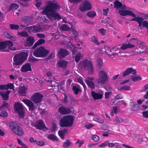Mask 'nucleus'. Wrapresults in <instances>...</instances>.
Wrapping results in <instances>:
<instances>
[{
  "mask_svg": "<svg viewBox=\"0 0 148 148\" xmlns=\"http://www.w3.org/2000/svg\"><path fill=\"white\" fill-rule=\"evenodd\" d=\"M60 9V6L55 1H49L47 2V5L42 11V13L51 21L59 20L61 18L60 15L57 13L56 11Z\"/></svg>",
  "mask_w": 148,
  "mask_h": 148,
  "instance_id": "f257e3e1",
  "label": "nucleus"
},
{
  "mask_svg": "<svg viewBox=\"0 0 148 148\" xmlns=\"http://www.w3.org/2000/svg\"><path fill=\"white\" fill-rule=\"evenodd\" d=\"M28 55V53L25 52H21L20 53L16 54L13 57L14 62L13 64V66L22 64L27 60Z\"/></svg>",
  "mask_w": 148,
  "mask_h": 148,
  "instance_id": "f03ea898",
  "label": "nucleus"
},
{
  "mask_svg": "<svg viewBox=\"0 0 148 148\" xmlns=\"http://www.w3.org/2000/svg\"><path fill=\"white\" fill-rule=\"evenodd\" d=\"M81 68L88 71V74H92L93 73V65L92 62L88 60H86L79 63Z\"/></svg>",
  "mask_w": 148,
  "mask_h": 148,
  "instance_id": "7ed1b4c3",
  "label": "nucleus"
},
{
  "mask_svg": "<svg viewBox=\"0 0 148 148\" xmlns=\"http://www.w3.org/2000/svg\"><path fill=\"white\" fill-rule=\"evenodd\" d=\"M74 120V118L72 116H64L60 121V127H71L73 124Z\"/></svg>",
  "mask_w": 148,
  "mask_h": 148,
  "instance_id": "20e7f679",
  "label": "nucleus"
},
{
  "mask_svg": "<svg viewBox=\"0 0 148 148\" xmlns=\"http://www.w3.org/2000/svg\"><path fill=\"white\" fill-rule=\"evenodd\" d=\"M9 126L10 128L16 135L21 136L24 134V132L22 128L15 122H10Z\"/></svg>",
  "mask_w": 148,
  "mask_h": 148,
  "instance_id": "39448f33",
  "label": "nucleus"
},
{
  "mask_svg": "<svg viewBox=\"0 0 148 148\" xmlns=\"http://www.w3.org/2000/svg\"><path fill=\"white\" fill-rule=\"evenodd\" d=\"M49 50L46 49L42 46L38 48L33 52V55L37 57L43 58L49 53Z\"/></svg>",
  "mask_w": 148,
  "mask_h": 148,
  "instance_id": "423d86ee",
  "label": "nucleus"
},
{
  "mask_svg": "<svg viewBox=\"0 0 148 148\" xmlns=\"http://www.w3.org/2000/svg\"><path fill=\"white\" fill-rule=\"evenodd\" d=\"M99 76L97 82L98 84H104L108 81V77L107 73L103 70L100 71L98 73Z\"/></svg>",
  "mask_w": 148,
  "mask_h": 148,
  "instance_id": "0eeeda50",
  "label": "nucleus"
},
{
  "mask_svg": "<svg viewBox=\"0 0 148 148\" xmlns=\"http://www.w3.org/2000/svg\"><path fill=\"white\" fill-rule=\"evenodd\" d=\"M15 112L18 113L19 116L21 118L24 117L25 111L23 105L19 102L15 103L14 105Z\"/></svg>",
  "mask_w": 148,
  "mask_h": 148,
  "instance_id": "6e6552de",
  "label": "nucleus"
},
{
  "mask_svg": "<svg viewBox=\"0 0 148 148\" xmlns=\"http://www.w3.org/2000/svg\"><path fill=\"white\" fill-rule=\"evenodd\" d=\"M41 27L40 25H35L29 27H27L25 30H27L29 33H36L41 32L42 30Z\"/></svg>",
  "mask_w": 148,
  "mask_h": 148,
  "instance_id": "1a4fd4ad",
  "label": "nucleus"
},
{
  "mask_svg": "<svg viewBox=\"0 0 148 148\" xmlns=\"http://www.w3.org/2000/svg\"><path fill=\"white\" fill-rule=\"evenodd\" d=\"M34 20L33 16H26L22 17L21 18V21L25 25H21L20 27H24L26 26H28L32 24V23L33 22Z\"/></svg>",
  "mask_w": 148,
  "mask_h": 148,
  "instance_id": "9d476101",
  "label": "nucleus"
},
{
  "mask_svg": "<svg viewBox=\"0 0 148 148\" xmlns=\"http://www.w3.org/2000/svg\"><path fill=\"white\" fill-rule=\"evenodd\" d=\"M119 12L120 15L123 16L127 15L130 16L134 18H132L130 21H136L137 17L136 16V15L131 11L127 10H119Z\"/></svg>",
  "mask_w": 148,
  "mask_h": 148,
  "instance_id": "9b49d317",
  "label": "nucleus"
},
{
  "mask_svg": "<svg viewBox=\"0 0 148 148\" xmlns=\"http://www.w3.org/2000/svg\"><path fill=\"white\" fill-rule=\"evenodd\" d=\"M92 7L91 3L89 1L84 0L80 5L79 9L81 12H84L90 10Z\"/></svg>",
  "mask_w": 148,
  "mask_h": 148,
  "instance_id": "f8f14e48",
  "label": "nucleus"
},
{
  "mask_svg": "<svg viewBox=\"0 0 148 148\" xmlns=\"http://www.w3.org/2000/svg\"><path fill=\"white\" fill-rule=\"evenodd\" d=\"M43 96L38 92L35 93L32 96L31 99L35 103H40L42 99Z\"/></svg>",
  "mask_w": 148,
  "mask_h": 148,
  "instance_id": "ddd939ff",
  "label": "nucleus"
},
{
  "mask_svg": "<svg viewBox=\"0 0 148 148\" xmlns=\"http://www.w3.org/2000/svg\"><path fill=\"white\" fill-rule=\"evenodd\" d=\"M22 101L28 107L29 110L34 111L35 110L34 105L31 101L28 99H24Z\"/></svg>",
  "mask_w": 148,
  "mask_h": 148,
  "instance_id": "4468645a",
  "label": "nucleus"
},
{
  "mask_svg": "<svg viewBox=\"0 0 148 148\" xmlns=\"http://www.w3.org/2000/svg\"><path fill=\"white\" fill-rule=\"evenodd\" d=\"M58 112L63 114H68L71 112V111L69 108H65L64 106H62L58 109Z\"/></svg>",
  "mask_w": 148,
  "mask_h": 148,
  "instance_id": "2eb2a0df",
  "label": "nucleus"
},
{
  "mask_svg": "<svg viewBox=\"0 0 148 148\" xmlns=\"http://www.w3.org/2000/svg\"><path fill=\"white\" fill-rule=\"evenodd\" d=\"M69 54V51L64 48H61L58 53L59 58H63L68 56Z\"/></svg>",
  "mask_w": 148,
  "mask_h": 148,
  "instance_id": "dca6fc26",
  "label": "nucleus"
},
{
  "mask_svg": "<svg viewBox=\"0 0 148 148\" xmlns=\"http://www.w3.org/2000/svg\"><path fill=\"white\" fill-rule=\"evenodd\" d=\"M34 42V38L33 36L28 37L25 42V45L27 47L32 46Z\"/></svg>",
  "mask_w": 148,
  "mask_h": 148,
  "instance_id": "f3484780",
  "label": "nucleus"
},
{
  "mask_svg": "<svg viewBox=\"0 0 148 148\" xmlns=\"http://www.w3.org/2000/svg\"><path fill=\"white\" fill-rule=\"evenodd\" d=\"M136 73V71L135 69H133L132 67L128 68L123 72V76L124 77L131 73L135 75Z\"/></svg>",
  "mask_w": 148,
  "mask_h": 148,
  "instance_id": "a211bd4d",
  "label": "nucleus"
},
{
  "mask_svg": "<svg viewBox=\"0 0 148 148\" xmlns=\"http://www.w3.org/2000/svg\"><path fill=\"white\" fill-rule=\"evenodd\" d=\"M14 87L13 84L11 83H8L6 85H0V90H8L9 89H13Z\"/></svg>",
  "mask_w": 148,
  "mask_h": 148,
  "instance_id": "6ab92c4d",
  "label": "nucleus"
},
{
  "mask_svg": "<svg viewBox=\"0 0 148 148\" xmlns=\"http://www.w3.org/2000/svg\"><path fill=\"white\" fill-rule=\"evenodd\" d=\"M11 92L10 90L2 91L0 92V95L4 100H7L9 97V95Z\"/></svg>",
  "mask_w": 148,
  "mask_h": 148,
  "instance_id": "aec40b11",
  "label": "nucleus"
},
{
  "mask_svg": "<svg viewBox=\"0 0 148 148\" xmlns=\"http://www.w3.org/2000/svg\"><path fill=\"white\" fill-rule=\"evenodd\" d=\"M114 7L116 9L121 8L122 10L126 9V6L125 5H123L118 0L115 1L114 3Z\"/></svg>",
  "mask_w": 148,
  "mask_h": 148,
  "instance_id": "412c9836",
  "label": "nucleus"
},
{
  "mask_svg": "<svg viewBox=\"0 0 148 148\" xmlns=\"http://www.w3.org/2000/svg\"><path fill=\"white\" fill-rule=\"evenodd\" d=\"M32 71L31 65L30 64L26 63L23 65L21 68V71L22 72H26Z\"/></svg>",
  "mask_w": 148,
  "mask_h": 148,
  "instance_id": "4be33fe9",
  "label": "nucleus"
},
{
  "mask_svg": "<svg viewBox=\"0 0 148 148\" xmlns=\"http://www.w3.org/2000/svg\"><path fill=\"white\" fill-rule=\"evenodd\" d=\"M37 128L40 130H43L44 128L47 130V128L44 123L43 121L42 120H40L38 121V124L36 125Z\"/></svg>",
  "mask_w": 148,
  "mask_h": 148,
  "instance_id": "5701e85b",
  "label": "nucleus"
},
{
  "mask_svg": "<svg viewBox=\"0 0 148 148\" xmlns=\"http://www.w3.org/2000/svg\"><path fill=\"white\" fill-rule=\"evenodd\" d=\"M68 43L69 44H67L66 46L67 48L70 50H71L73 55H75L77 52V49L71 43L69 42Z\"/></svg>",
  "mask_w": 148,
  "mask_h": 148,
  "instance_id": "b1692460",
  "label": "nucleus"
},
{
  "mask_svg": "<svg viewBox=\"0 0 148 148\" xmlns=\"http://www.w3.org/2000/svg\"><path fill=\"white\" fill-rule=\"evenodd\" d=\"M27 89V88L23 86L19 88L18 91V92L20 96H24L26 92Z\"/></svg>",
  "mask_w": 148,
  "mask_h": 148,
  "instance_id": "393cba45",
  "label": "nucleus"
},
{
  "mask_svg": "<svg viewBox=\"0 0 148 148\" xmlns=\"http://www.w3.org/2000/svg\"><path fill=\"white\" fill-rule=\"evenodd\" d=\"M135 45H132L130 43L128 44L123 43L122 46L120 47V48L122 50H125L127 48H132L134 47Z\"/></svg>",
  "mask_w": 148,
  "mask_h": 148,
  "instance_id": "a878e982",
  "label": "nucleus"
},
{
  "mask_svg": "<svg viewBox=\"0 0 148 148\" xmlns=\"http://www.w3.org/2000/svg\"><path fill=\"white\" fill-rule=\"evenodd\" d=\"M7 47H8L9 49L11 50L14 51L16 50V48L13 46L12 42L10 40L6 41L5 48Z\"/></svg>",
  "mask_w": 148,
  "mask_h": 148,
  "instance_id": "bb28decb",
  "label": "nucleus"
},
{
  "mask_svg": "<svg viewBox=\"0 0 148 148\" xmlns=\"http://www.w3.org/2000/svg\"><path fill=\"white\" fill-rule=\"evenodd\" d=\"M68 64V62L62 60H59L58 62V64L59 66L63 68H65Z\"/></svg>",
  "mask_w": 148,
  "mask_h": 148,
  "instance_id": "cd10ccee",
  "label": "nucleus"
},
{
  "mask_svg": "<svg viewBox=\"0 0 148 148\" xmlns=\"http://www.w3.org/2000/svg\"><path fill=\"white\" fill-rule=\"evenodd\" d=\"M91 94L94 99L95 100L100 99L103 96L102 94L96 93L93 91L91 92Z\"/></svg>",
  "mask_w": 148,
  "mask_h": 148,
  "instance_id": "c85d7f7f",
  "label": "nucleus"
},
{
  "mask_svg": "<svg viewBox=\"0 0 148 148\" xmlns=\"http://www.w3.org/2000/svg\"><path fill=\"white\" fill-rule=\"evenodd\" d=\"M68 132V130L65 128L63 130H59L58 131V135L61 138L64 139L65 134L66 133Z\"/></svg>",
  "mask_w": 148,
  "mask_h": 148,
  "instance_id": "c756f323",
  "label": "nucleus"
},
{
  "mask_svg": "<svg viewBox=\"0 0 148 148\" xmlns=\"http://www.w3.org/2000/svg\"><path fill=\"white\" fill-rule=\"evenodd\" d=\"M45 40L44 39L41 38L38 40L32 46V48L33 49L35 48L38 46L41 45L42 44L45 43Z\"/></svg>",
  "mask_w": 148,
  "mask_h": 148,
  "instance_id": "7c9ffc66",
  "label": "nucleus"
},
{
  "mask_svg": "<svg viewBox=\"0 0 148 148\" xmlns=\"http://www.w3.org/2000/svg\"><path fill=\"white\" fill-rule=\"evenodd\" d=\"M85 81L87 85L89 88L92 90L94 89L95 85L92 82L88 79H85Z\"/></svg>",
  "mask_w": 148,
  "mask_h": 148,
  "instance_id": "2f4dec72",
  "label": "nucleus"
},
{
  "mask_svg": "<svg viewBox=\"0 0 148 148\" xmlns=\"http://www.w3.org/2000/svg\"><path fill=\"white\" fill-rule=\"evenodd\" d=\"M130 106L131 107V109L134 111H138L140 109L139 106L136 103L131 102Z\"/></svg>",
  "mask_w": 148,
  "mask_h": 148,
  "instance_id": "473e14b6",
  "label": "nucleus"
},
{
  "mask_svg": "<svg viewBox=\"0 0 148 148\" xmlns=\"http://www.w3.org/2000/svg\"><path fill=\"white\" fill-rule=\"evenodd\" d=\"M103 65V63L102 60L100 58H97L96 60V66L97 67L101 68Z\"/></svg>",
  "mask_w": 148,
  "mask_h": 148,
  "instance_id": "72a5a7b5",
  "label": "nucleus"
},
{
  "mask_svg": "<svg viewBox=\"0 0 148 148\" xmlns=\"http://www.w3.org/2000/svg\"><path fill=\"white\" fill-rule=\"evenodd\" d=\"M123 121L124 120L122 118L116 116L114 121V124H118L119 123L123 122Z\"/></svg>",
  "mask_w": 148,
  "mask_h": 148,
  "instance_id": "f704fd0d",
  "label": "nucleus"
},
{
  "mask_svg": "<svg viewBox=\"0 0 148 148\" xmlns=\"http://www.w3.org/2000/svg\"><path fill=\"white\" fill-rule=\"evenodd\" d=\"M87 15L89 17L93 18L96 15V13L94 11H90L87 13Z\"/></svg>",
  "mask_w": 148,
  "mask_h": 148,
  "instance_id": "c9c22d12",
  "label": "nucleus"
},
{
  "mask_svg": "<svg viewBox=\"0 0 148 148\" xmlns=\"http://www.w3.org/2000/svg\"><path fill=\"white\" fill-rule=\"evenodd\" d=\"M143 20V18L139 16H137L136 21L137 22L138 24V27H140L142 25V23Z\"/></svg>",
  "mask_w": 148,
  "mask_h": 148,
  "instance_id": "e433bc0d",
  "label": "nucleus"
},
{
  "mask_svg": "<svg viewBox=\"0 0 148 148\" xmlns=\"http://www.w3.org/2000/svg\"><path fill=\"white\" fill-rule=\"evenodd\" d=\"M131 79L132 81L136 82L139 80H141L142 78L139 75L136 76H132L131 78Z\"/></svg>",
  "mask_w": 148,
  "mask_h": 148,
  "instance_id": "4c0bfd02",
  "label": "nucleus"
},
{
  "mask_svg": "<svg viewBox=\"0 0 148 148\" xmlns=\"http://www.w3.org/2000/svg\"><path fill=\"white\" fill-rule=\"evenodd\" d=\"M121 45H116L114 46V47H112L110 50V52H112V51H120V46Z\"/></svg>",
  "mask_w": 148,
  "mask_h": 148,
  "instance_id": "58836bf2",
  "label": "nucleus"
},
{
  "mask_svg": "<svg viewBox=\"0 0 148 148\" xmlns=\"http://www.w3.org/2000/svg\"><path fill=\"white\" fill-rule=\"evenodd\" d=\"M19 5L15 3H13L11 4L9 8V10H12L13 8L17 9L18 8Z\"/></svg>",
  "mask_w": 148,
  "mask_h": 148,
  "instance_id": "ea45409f",
  "label": "nucleus"
},
{
  "mask_svg": "<svg viewBox=\"0 0 148 148\" xmlns=\"http://www.w3.org/2000/svg\"><path fill=\"white\" fill-rule=\"evenodd\" d=\"M71 144V143L69 140H67L66 141L63 143V146L64 148H69Z\"/></svg>",
  "mask_w": 148,
  "mask_h": 148,
  "instance_id": "a19ab883",
  "label": "nucleus"
},
{
  "mask_svg": "<svg viewBox=\"0 0 148 148\" xmlns=\"http://www.w3.org/2000/svg\"><path fill=\"white\" fill-rule=\"evenodd\" d=\"M48 138L49 139H50L53 141L58 140V138H57L53 134H50L48 136Z\"/></svg>",
  "mask_w": 148,
  "mask_h": 148,
  "instance_id": "79ce46f5",
  "label": "nucleus"
},
{
  "mask_svg": "<svg viewBox=\"0 0 148 148\" xmlns=\"http://www.w3.org/2000/svg\"><path fill=\"white\" fill-rule=\"evenodd\" d=\"M91 41L96 45H99L100 43L98 42L97 38L95 36H93L91 38Z\"/></svg>",
  "mask_w": 148,
  "mask_h": 148,
  "instance_id": "37998d69",
  "label": "nucleus"
},
{
  "mask_svg": "<svg viewBox=\"0 0 148 148\" xmlns=\"http://www.w3.org/2000/svg\"><path fill=\"white\" fill-rule=\"evenodd\" d=\"M18 35L25 37H27L28 36V33L25 31H23L21 32L18 33Z\"/></svg>",
  "mask_w": 148,
  "mask_h": 148,
  "instance_id": "c03bdc74",
  "label": "nucleus"
},
{
  "mask_svg": "<svg viewBox=\"0 0 148 148\" xmlns=\"http://www.w3.org/2000/svg\"><path fill=\"white\" fill-rule=\"evenodd\" d=\"M94 121H97L100 123H103V120L100 118L99 116H96L93 119Z\"/></svg>",
  "mask_w": 148,
  "mask_h": 148,
  "instance_id": "a18cd8bd",
  "label": "nucleus"
},
{
  "mask_svg": "<svg viewBox=\"0 0 148 148\" xmlns=\"http://www.w3.org/2000/svg\"><path fill=\"white\" fill-rule=\"evenodd\" d=\"M82 56L81 54H79L75 56V61L76 62H78L81 59Z\"/></svg>",
  "mask_w": 148,
  "mask_h": 148,
  "instance_id": "49530a36",
  "label": "nucleus"
},
{
  "mask_svg": "<svg viewBox=\"0 0 148 148\" xmlns=\"http://www.w3.org/2000/svg\"><path fill=\"white\" fill-rule=\"evenodd\" d=\"M10 27L12 29H18L19 27V26L17 25L11 24L10 25Z\"/></svg>",
  "mask_w": 148,
  "mask_h": 148,
  "instance_id": "de8ad7c7",
  "label": "nucleus"
},
{
  "mask_svg": "<svg viewBox=\"0 0 148 148\" xmlns=\"http://www.w3.org/2000/svg\"><path fill=\"white\" fill-rule=\"evenodd\" d=\"M61 29L62 30L64 31H68L69 29V27L65 24H63L61 27Z\"/></svg>",
  "mask_w": 148,
  "mask_h": 148,
  "instance_id": "09e8293b",
  "label": "nucleus"
},
{
  "mask_svg": "<svg viewBox=\"0 0 148 148\" xmlns=\"http://www.w3.org/2000/svg\"><path fill=\"white\" fill-rule=\"evenodd\" d=\"M6 41L0 42V50L3 49L5 48Z\"/></svg>",
  "mask_w": 148,
  "mask_h": 148,
  "instance_id": "8fccbe9b",
  "label": "nucleus"
},
{
  "mask_svg": "<svg viewBox=\"0 0 148 148\" xmlns=\"http://www.w3.org/2000/svg\"><path fill=\"white\" fill-rule=\"evenodd\" d=\"M91 138L93 140L96 142L98 141L99 139V136L95 134L92 135L91 136Z\"/></svg>",
  "mask_w": 148,
  "mask_h": 148,
  "instance_id": "3c124183",
  "label": "nucleus"
},
{
  "mask_svg": "<svg viewBox=\"0 0 148 148\" xmlns=\"http://www.w3.org/2000/svg\"><path fill=\"white\" fill-rule=\"evenodd\" d=\"M99 32L102 36H104L106 33V30L104 28L99 29Z\"/></svg>",
  "mask_w": 148,
  "mask_h": 148,
  "instance_id": "603ef678",
  "label": "nucleus"
},
{
  "mask_svg": "<svg viewBox=\"0 0 148 148\" xmlns=\"http://www.w3.org/2000/svg\"><path fill=\"white\" fill-rule=\"evenodd\" d=\"M73 90L74 91V93L76 95H77L78 93L79 89L76 86H74L73 87Z\"/></svg>",
  "mask_w": 148,
  "mask_h": 148,
  "instance_id": "864d4df0",
  "label": "nucleus"
},
{
  "mask_svg": "<svg viewBox=\"0 0 148 148\" xmlns=\"http://www.w3.org/2000/svg\"><path fill=\"white\" fill-rule=\"evenodd\" d=\"M70 102L71 104H74L75 103V100L73 97L72 95H69Z\"/></svg>",
  "mask_w": 148,
  "mask_h": 148,
  "instance_id": "5fc2aeb1",
  "label": "nucleus"
},
{
  "mask_svg": "<svg viewBox=\"0 0 148 148\" xmlns=\"http://www.w3.org/2000/svg\"><path fill=\"white\" fill-rule=\"evenodd\" d=\"M109 141L108 140H107L105 141L103 143L101 144L100 145H98L99 147H105L109 144Z\"/></svg>",
  "mask_w": 148,
  "mask_h": 148,
  "instance_id": "6e6d98bb",
  "label": "nucleus"
},
{
  "mask_svg": "<svg viewBox=\"0 0 148 148\" xmlns=\"http://www.w3.org/2000/svg\"><path fill=\"white\" fill-rule=\"evenodd\" d=\"M38 60V59H37L34 57H32L31 58H29V62L32 63L36 62Z\"/></svg>",
  "mask_w": 148,
  "mask_h": 148,
  "instance_id": "4d7b16f0",
  "label": "nucleus"
},
{
  "mask_svg": "<svg viewBox=\"0 0 148 148\" xmlns=\"http://www.w3.org/2000/svg\"><path fill=\"white\" fill-rule=\"evenodd\" d=\"M2 116L4 117H7L8 114L5 110H3L1 111Z\"/></svg>",
  "mask_w": 148,
  "mask_h": 148,
  "instance_id": "13d9d810",
  "label": "nucleus"
},
{
  "mask_svg": "<svg viewBox=\"0 0 148 148\" xmlns=\"http://www.w3.org/2000/svg\"><path fill=\"white\" fill-rule=\"evenodd\" d=\"M36 144L40 146H42L45 145V143L42 141H36Z\"/></svg>",
  "mask_w": 148,
  "mask_h": 148,
  "instance_id": "bf43d9fd",
  "label": "nucleus"
},
{
  "mask_svg": "<svg viewBox=\"0 0 148 148\" xmlns=\"http://www.w3.org/2000/svg\"><path fill=\"white\" fill-rule=\"evenodd\" d=\"M143 116L145 118H148V111H147L142 112Z\"/></svg>",
  "mask_w": 148,
  "mask_h": 148,
  "instance_id": "052dcab7",
  "label": "nucleus"
},
{
  "mask_svg": "<svg viewBox=\"0 0 148 148\" xmlns=\"http://www.w3.org/2000/svg\"><path fill=\"white\" fill-rule=\"evenodd\" d=\"M37 36L39 38H44L45 36L43 34L38 33L36 34Z\"/></svg>",
  "mask_w": 148,
  "mask_h": 148,
  "instance_id": "680f3d73",
  "label": "nucleus"
},
{
  "mask_svg": "<svg viewBox=\"0 0 148 148\" xmlns=\"http://www.w3.org/2000/svg\"><path fill=\"white\" fill-rule=\"evenodd\" d=\"M116 100L122 99L123 98V96L121 94L116 95L114 97Z\"/></svg>",
  "mask_w": 148,
  "mask_h": 148,
  "instance_id": "e2e57ef3",
  "label": "nucleus"
},
{
  "mask_svg": "<svg viewBox=\"0 0 148 148\" xmlns=\"http://www.w3.org/2000/svg\"><path fill=\"white\" fill-rule=\"evenodd\" d=\"M47 75L49 78H50L52 76V71L49 70L47 73Z\"/></svg>",
  "mask_w": 148,
  "mask_h": 148,
  "instance_id": "0e129e2a",
  "label": "nucleus"
},
{
  "mask_svg": "<svg viewBox=\"0 0 148 148\" xmlns=\"http://www.w3.org/2000/svg\"><path fill=\"white\" fill-rule=\"evenodd\" d=\"M82 0H69V2L71 3H77L81 2Z\"/></svg>",
  "mask_w": 148,
  "mask_h": 148,
  "instance_id": "69168bd1",
  "label": "nucleus"
},
{
  "mask_svg": "<svg viewBox=\"0 0 148 148\" xmlns=\"http://www.w3.org/2000/svg\"><path fill=\"white\" fill-rule=\"evenodd\" d=\"M4 35L6 38L9 39L12 36L9 34L7 32H5L4 33Z\"/></svg>",
  "mask_w": 148,
  "mask_h": 148,
  "instance_id": "338daca9",
  "label": "nucleus"
},
{
  "mask_svg": "<svg viewBox=\"0 0 148 148\" xmlns=\"http://www.w3.org/2000/svg\"><path fill=\"white\" fill-rule=\"evenodd\" d=\"M116 100H117L116 99V98L114 97L111 100L110 103V104L111 105H113Z\"/></svg>",
  "mask_w": 148,
  "mask_h": 148,
  "instance_id": "774afa93",
  "label": "nucleus"
}]
</instances>
